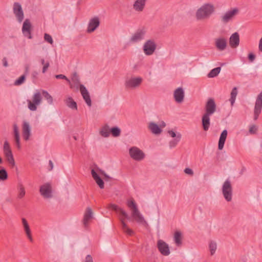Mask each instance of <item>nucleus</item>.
<instances>
[{"label": "nucleus", "mask_w": 262, "mask_h": 262, "mask_svg": "<svg viewBox=\"0 0 262 262\" xmlns=\"http://www.w3.org/2000/svg\"><path fill=\"white\" fill-rule=\"evenodd\" d=\"M22 223L24 226L25 231L27 235V237L31 242L33 241V238L31 234V230L29 226V224L27 220L25 218L22 219Z\"/></svg>", "instance_id": "nucleus-28"}, {"label": "nucleus", "mask_w": 262, "mask_h": 262, "mask_svg": "<svg viewBox=\"0 0 262 262\" xmlns=\"http://www.w3.org/2000/svg\"><path fill=\"white\" fill-rule=\"evenodd\" d=\"M102 173L104 175L105 178L108 179L110 178V177L104 172H102Z\"/></svg>", "instance_id": "nucleus-59"}, {"label": "nucleus", "mask_w": 262, "mask_h": 262, "mask_svg": "<svg viewBox=\"0 0 262 262\" xmlns=\"http://www.w3.org/2000/svg\"><path fill=\"white\" fill-rule=\"evenodd\" d=\"M72 81L76 84H80L79 78L76 72L72 75Z\"/></svg>", "instance_id": "nucleus-45"}, {"label": "nucleus", "mask_w": 262, "mask_h": 262, "mask_svg": "<svg viewBox=\"0 0 262 262\" xmlns=\"http://www.w3.org/2000/svg\"><path fill=\"white\" fill-rule=\"evenodd\" d=\"M22 129L23 136L24 140L26 141L28 140L31 135V127L29 123L24 121L23 124Z\"/></svg>", "instance_id": "nucleus-16"}, {"label": "nucleus", "mask_w": 262, "mask_h": 262, "mask_svg": "<svg viewBox=\"0 0 262 262\" xmlns=\"http://www.w3.org/2000/svg\"><path fill=\"white\" fill-rule=\"evenodd\" d=\"M3 152L8 162L12 166L15 165V161L13 158V156L12 152V150L9 142L7 141H5L4 143L3 146Z\"/></svg>", "instance_id": "nucleus-4"}, {"label": "nucleus", "mask_w": 262, "mask_h": 262, "mask_svg": "<svg viewBox=\"0 0 262 262\" xmlns=\"http://www.w3.org/2000/svg\"><path fill=\"white\" fill-rule=\"evenodd\" d=\"M258 49L260 52H262V37L259 40Z\"/></svg>", "instance_id": "nucleus-56"}, {"label": "nucleus", "mask_w": 262, "mask_h": 262, "mask_svg": "<svg viewBox=\"0 0 262 262\" xmlns=\"http://www.w3.org/2000/svg\"><path fill=\"white\" fill-rule=\"evenodd\" d=\"M109 207L118 213L120 216L127 220H130V217L128 216V214L123 209L119 207L117 205L111 204L110 205Z\"/></svg>", "instance_id": "nucleus-20"}, {"label": "nucleus", "mask_w": 262, "mask_h": 262, "mask_svg": "<svg viewBox=\"0 0 262 262\" xmlns=\"http://www.w3.org/2000/svg\"><path fill=\"white\" fill-rule=\"evenodd\" d=\"M111 129H110L108 125L106 124L103 126L100 130V134L101 136L107 138L110 136Z\"/></svg>", "instance_id": "nucleus-32"}, {"label": "nucleus", "mask_w": 262, "mask_h": 262, "mask_svg": "<svg viewBox=\"0 0 262 262\" xmlns=\"http://www.w3.org/2000/svg\"><path fill=\"white\" fill-rule=\"evenodd\" d=\"M55 78L57 79H61L66 80L70 84H71V82L70 80L64 75L62 74H58L55 75Z\"/></svg>", "instance_id": "nucleus-47"}, {"label": "nucleus", "mask_w": 262, "mask_h": 262, "mask_svg": "<svg viewBox=\"0 0 262 262\" xmlns=\"http://www.w3.org/2000/svg\"><path fill=\"white\" fill-rule=\"evenodd\" d=\"M216 104L212 98H209L205 106V114L212 115L216 111Z\"/></svg>", "instance_id": "nucleus-9"}, {"label": "nucleus", "mask_w": 262, "mask_h": 262, "mask_svg": "<svg viewBox=\"0 0 262 262\" xmlns=\"http://www.w3.org/2000/svg\"><path fill=\"white\" fill-rule=\"evenodd\" d=\"M232 17H223V21L227 23Z\"/></svg>", "instance_id": "nucleus-57"}, {"label": "nucleus", "mask_w": 262, "mask_h": 262, "mask_svg": "<svg viewBox=\"0 0 262 262\" xmlns=\"http://www.w3.org/2000/svg\"><path fill=\"white\" fill-rule=\"evenodd\" d=\"M127 205V206L132 210V211H134L138 209L136 203L133 200L128 201Z\"/></svg>", "instance_id": "nucleus-40"}, {"label": "nucleus", "mask_w": 262, "mask_h": 262, "mask_svg": "<svg viewBox=\"0 0 262 262\" xmlns=\"http://www.w3.org/2000/svg\"><path fill=\"white\" fill-rule=\"evenodd\" d=\"M145 4V0H137L133 5V8L136 11H141L144 8Z\"/></svg>", "instance_id": "nucleus-31"}, {"label": "nucleus", "mask_w": 262, "mask_h": 262, "mask_svg": "<svg viewBox=\"0 0 262 262\" xmlns=\"http://www.w3.org/2000/svg\"><path fill=\"white\" fill-rule=\"evenodd\" d=\"M8 179V173L4 168L0 169V180L5 181Z\"/></svg>", "instance_id": "nucleus-41"}, {"label": "nucleus", "mask_w": 262, "mask_h": 262, "mask_svg": "<svg viewBox=\"0 0 262 262\" xmlns=\"http://www.w3.org/2000/svg\"><path fill=\"white\" fill-rule=\"evenodd\" d=\"M92 210L91 208L88 207L85 211L83 220V225L85 227H86L88 226L89 222L92 219Z\"/></svg>", "instance_id": "nucleus-22"}, {"label": "nucleus", "mask_w": 262, "mask_h": 262, "mask_svg": "<svg viewBox=\"0 0 262 262\" xmlns=\"http://www.w3.org/2000/svg\"><path fill=\"white\" fill-rule=\"evenodd\" d=\"M49 171L52 170L53 168V163L51 160H49Z\"/></svg>", "instance_id": "nucleus-55"}, {"label": "nucleus", "mask_w": 262, "mask_h": 262, "mask_svg": "<svg viewBox=\"0 0 262 262\" xmlns=\"http://www.w3.org/2000/svg\"><path fill=\"white\" fill-rule=\"evenodd\" d=\"M26 194L25 188L22 185H20L18 188V193L17 198L19 199L23 198Z\"/></svg>", "instance_id": "nucleus-42"}, {"label": "nucleus", "mask_w": 262, "mask_h": 262, "mask_svg": "<svg viewBox=\"0 0 262 262\" xmlns=\"http://www.w3.org/2000/svg\"><path fill=\"white\" fill-rule=\"evenodd\" d=\"M29 72V67L27 66L25 68V73L27 74Z\"/></svg>", "instance_id": "nucleus-60"}, {"label": "nucleus", "mask_w": 262, "mask_h": 262, "mask_svg": "<svg viewBox=\"0 0 262 262\" xmlns=\"http://www.w3.org/2000/svg\"><path fill=\"white\" fill-rule=\"evenodd\" d=\"M157 45L153 40H148L144 44L143 50L146 55L149 56L156 51Z\"/></svg>", "instance_id": "nucleus-6"}, {"label": "nucleus", "mask_w": 262, "mask_h": 262, "mask_svg": "<svg viewBox=\"0 0 262 262\" xmlns=\"http://www.w3.org/2000/svg\"><path fill=\"white\" fill-rule=\"evenodd\" d=\"M91 174L97 185L101 189H103L104 188V182L94 169H92Z\"/></svg>", "instance_id": "nucleus-27"}, {"label": "nucleus", "mask_w": 262, "mask_h": 262, "mask_svg": "<svg viewBox=\"0 0 262 262\" xmlns=\"http://www.w3.org/2000/svg\"><path fill=\"white\" fill-rule=\"evenodd\" d=\"M13 127L14 140L16 146L18 148H19L20 147V144L19 129L16 124H14L13 125Z\"/></svg>", "instance_id": "nucleus-25"}, {"label": "nucleus", "mask_w": 262, "mask_h": 262, "mask_svg": "<svg viewBox=\"0 0 262 262\" xmlns=\"http://www.w3.org/2000/svg\"><path fill=\"white\" fill-rule=\"evenodd\" d=\"M82 262H94L93 258L91 255H87Z\"/></svg>", "instance_id": "nucleus-49"}, {"label": "nucleus", "mask_w": 262, "mask_h": 262, "mask_svg": "<svg viewBox=\"0 0 262 262\" xmlns=\"http://www.w3.org/2000/svg\"><path fill=\"white\" fill-rule=\"evenodd\" d=\"M182 233L180 231H176L174 234L173 241L178 247H181L182 244Z\"/></svg>", "instance_id": "nucleus-30"}, {"label": "nucleus", "mask_w": 262, "mask_h": 262, "mask_svg": "<svg viewBox=\"0 0 262 262\" xmlns=\"http://www.w3.org/2000/svg\"><path fill=\"white\" fill-rule=\"evenodd\" d=\"M166 126V124L164 121H162L160 124V126L161 127H164Z\"/></svg>", "instance_id": "nucleus-58"}, {"label": "nucleus", "mask_w": 262, "mask_h": 262, "mask_svg": "<svg viewBox=\"0 0 262 262\" xmlns=\"http://www.w3.org/2000/svg\"><path fill=\"white\" fill-rule=\"evenodd\" d=\"M175 101L178 103H181L184 98V91L182 88H177L173 93Z\"/></svg>", "instance_id": "nucleus-17"}, {"label": "nucleus", "mask_w": 262, "mask_h": 262, "mask_svg": "<svg viewBox=\"0 0 262 262\" xmlns=\"http://www.w3.org/2000/svg\"><path fill=\"white\" fill-rule=\"evenodd\" d=\"M248 58L251 62H253L255 58V56L253 53H250L248 55Z\"/></svg>", "instance_id": "nucleus-53"}, {"label": "nucleus", "mask_w": 262, "mask_h": 262, "mask_svg": "<svg viewBox=\"0 0 262 262\" xmlns=\"http://www.w3.org/2000/svg\"><path fill=\"white\" fill-rule=\"evenodd\" d=\"M257 130V127L255 125H253L250 127L249 132L251 134H254L256 133Z\"/></svg>", "instance_id": "nucleus-48"}, {"label": "nucleus", "mask_w": 262, "mask_h": 262, "mask_svg": "<svg viewBox=\"0 0 262 262\" xmlns=\"http://www.w3.org/2000/svg\"><path fill=\"white\" fill-rule=\"evenodd\" d=\"M23 18H24V17H18V21H19V22H21Z\"/></svg>", "instance_id": "nucleus-62"}, {"label": "nucleus", "mask_w": 262, "mask_h": 262, "mask_svg": "<svg viewBox=\"0 0 262 262\" xmlns=\"http://www.w3.org/2000/svg\"><path fill=\"white\" fill-rule=\"evenodd\" d=\"M215 11L213 5L205 4L196 12V16H208L211 15Z\"/></svg>", "instance_id": "nucleus-2"}, {"label": "nucleus", "mask_w": 262, "mask_h": 262, "mask_svg": "<svg viewBox=\"0 0 262 262\" xmlns=\"http://www.w3.org/2000/svg\"><path fill=\"white\" fill-rule=\"evenodd\" d=\"M143 81V79L140 77H132L126 80L125 86L127 89H135L138 87Z\"/></svg>", "instance_id": "nucleus-7"}, {"label": "nucleus", "mask_w": 262, "mask_h": 262, "mask_svg": "<svg viewBox=\"0 0 262 262\" xmlns=\"http://www.w3.org/2000/svg\"><path fill=\"white\" fill-rule=\"evenodd\" d=\"M216 249H217L216 243L213 241H210L209 244V249L211 255H213L215 253Z\"/></svg>", "instance_id": "nucleus-37"}, {"label": "nucleus", "mask_w": 262, "mask_h": 262, "mask_svg": "<svg viewBox=\"0 0 262 262\" xmlns=\"http://www.w3.org/2000/svg\"><path fill=\"white\" fill-rule=\"evenodd\" d=\"M39 191L41 195L44 198L49 199L52 197L51 186L49 183L41 186Z\"/></svg>", "instance_id": "nucleus-8"}, {"label": "nucleus", "mask_w": 262, "mask_h": 262, "mask_svg": "<svg viewBox=\"0 0 262 262\" xmlns=\"http://www.w3.org/2000/svg\"><path fill=\"white\" fill-rule=\"evenodd\" d=\"M157 247L160 253L165 256H167L170 253L169 246L167 244L161 239L157 242Z\"/></svg>", "instance_id": "nucleus-11"}, {"label": "nucleus", "mask_w": 262, "mask_h": 262, "mask_svg": "<svg viewBox=\"0 0 262 262\" xmlns=\"http://www.w3.org/2000/svg\"><path fill=\"white\" fill-rule=\"evenodd\" d=\"M129 154L133 159L137 161L142 160L145 156L144 152L136 146H133L129 148Z\"/></svg>", "instance_id": "nucleus-5"}, {"label": "nucleus", "mask_w": 262, "mask_h": 262, "mask_svg": "<svg viewBox=\"0 0 262 262\" xmlns=\"http://www.w3.org/2000/svg\"><path fill=\"white\" fill-rule=\"evenodd\" d=\"M110 132V133H111L112 136L114 137H119L121 134V130L117 126L113 127L111 128Z\"/></svg>", "instance_id": "nucleus-39"}, {"label": "nucleus", "mask_w": 262, "mask_h": 262, "mask_svg": "<svg viewBox=\"0 0 262 262\" xmlns=\"http://www.w3.org/2000/svg\"><path fill=\"white\" fill-rule=\"evenodd\" d=\"M120 221L122 226V229L123 231L128 235H132L134 234V231L130 228H129L127 224L124 222V219L122 217H120Z\"/></svg>", "instance_id": "nucleus-29"}, {"label": "nucleus", "mask_w": 262, "mask_h": 262, "mask_svg": "<svg viewBox=\"0 0 262 262\" xmlns=\"http://www.w3.org/2000/svg\"><path fill=\"white\" fill-rule=\"evenodd\" d=\"M100 20L98 17L92 18L88 24L87 32L88 33H92L94 32L99 26Z\"/></svg>", "instance_id": "nucleus-14"}, {"label": "nucleus", "mask_w": 262, "mask_h": 262, "mask_svg": "<svg viewBox=\"0 0 262 262\" xmlns=\"http://www.w3.org/2000/svg\"><path fill=\"white\" fill-rule=\"evenodd\" d=\"M145 31L143 29L137 30L130 37L129 41L132 43H137L144 39Z\"/></svg>", "instance_id": "nucleus-10"}, {"label": "nucleus", "mask_w": 262, "mask_h": 262, "mask_svg": "<svg viewBox=\"0 0 262 262\" xmlns=\"http://www.w3.org/2000/svg\"><path fill=\"white\" fill-rule=\"evenodd\" d=\"M237 93H238V91H237V88L236 87L233 88L231 92V94H230L231 97L229 99V101L231 103V105L232 106L233 105V104L235 102V100L236 96L237 95Z\"/></svg>", "instance_id": "nucleus-34"}, {"label": "nucleus", "mask_w": 262, "mask_h": 262, "mask_svg": "<svg viewBox=\"0 0 262 262\" xmlns=\"http://www.w3.org/2000/svg\"><path fill=\"white\" fill-rule=\"evenodd\" d=\"M168 133L172 138H177V137H178V133H176L173 130H169L168 132Z\"/></svg>", "instance_id": "nucleus-52"}, {"label": "nucleus", "mask_w": 262, "mask_h": 262, "mask_svg": "<svg viewBox=\"0 0 262 262\" xmlns=\"http://www.w3.org/2000/svg\"><path fill=\"white\" fill-rule=\"evenodd\" d=\"M26 79V75H23L18 79L15 80L14 82L15 85H19L24 83L25 80Z\"/></svg>", "instance_id": "nucleus-44"}, {"label": "nucleus", "mask_w": 262, "mask_h": 262, "mask_svg": "<svg viewBox=\"0 0 262 262\" xmlns=\"http://www.w3.org/2000/svg\"><path fill=\"white\" fill-rule=\"evenodd\" d=\"M50 66V63L49 62H47L44 65H43V68H42V72L43 73H45L46 72V71H47L48 68Z\"/></svg>", "instance_id": "nucleus-51"}, {"label": "nucleus", "mask_w": 262, "mask_h": 262, "mask_svg": "<svg viewBox=\"0 0 262 262\" xmlns=\"http://www.w3.org/2000/svg\"><path fill=\"white\" fill-rule=\"evenodd\" d=\"M35 74H34V76H35L36 74H37V73L34 72Z\"/></svg>", "instance_id": "nucleus-64"}, {"label": "nucleus", "mask_w": 262, "mask_h": 262, "mask_svg": "<svg viewBox=\"0 0 262 262\" xmlns=\"http://www.w3.org/2000/svg\"><path fill=\"white\" fill-rule=\"evenodd\" d=\"M222 192L224 199L227 202H230L232 199L233 190L231 182L227 179L223 183Z\"/></svg>", "instance_id": "nucleus-1"}, {"label": "nucleus", "mask_w": 262, "mask_h": 262, "mask_svg": "<svg viewBox=\"0 0 262 262\" xmlns=\"http://www.w3.org/2000/svg\"><path fill=\"white\" fill-rule=\"evenodd\" d=\"M31 23L28 19H26L23 23V28H22V32L24 35L27 37L29 39H31L32 38L31 33Z\"/></svg>", "instance_id": "nucleus-12"}, {"label": "nucleus", "mask_w": 262, "mask_h": 262, "mask_svg": "<svg viewBox=\"0 0 262 262\" xmlns=\"http://www.w3.org/2000/svg\"><path fill=\"white\" fill-rule=\"evenodd\" d=\"M221 68L220 67L215 68L210 71L208 74V77L213 78L216 76L220 72Z\"/></svg>", "instance_id": "nucleus-38"}, {"label": "nucleus", "mask_w": 262, "mask_h": 262, "mask_svg": "<svg viewBox=\"0 0 262 262\" xmlns=\"http://www.w3.org/2000/svg\"><path fill=\"white\" fill-rule=\"evenodd\" d=\"M35 74H34V76H35L36 74H37V73L34 72Z\"/></svg>", "instance_id": "nucleus-63"}, {"label": "nucleus", "mask_w": 262, "mask_h": 262, "mask_svg": "<svg viewBox=\"0 0 262 262\" xmlns=\"http://www.w3.org/2000/svg\"><path fill=\"white\" fill-rule=\"evenodd\" d=\"M80 91L87 105L91 106L92 105V101L90 94L86 88L83 84H80Z\"/></svg>", "instance_id": "nucleus-15"}, {"label": "nucleus", "mask_w": 262, "mask_h": 262, "mask_svg": "<svg viewBox=\"0 0 262 262\" xmlns=\"http://www.w3.org/2000/svg\"><path fill=\"white\" fill-rule=\"evenodd\" d=\"M2 62H3L4 67H7L8 66L7 60L6 57L3 58V59H2Z\"/></svg>", "instance_id": "nucleus-54"}, {"label": "nucleus", "mask_w": 262, "mask_h": 262, "mask_svg": "<svg viewBox=\"0 0 262 262\" xmlns=\"http://www.w3.org/2000/svg\"><path fill=\"white\" fill-rule=\"evenodd\" d=\"M211 115L204 114L202 118V124L204 130L207 131L210 126V117Z\"/></svg>", "instance_id": "nucleus-21"}, {"label": "nucleus", "mask_w": 262, "mask_h": 262, "mask_svg": "<svg viewBox=\"0 0 262 262\" xmlns=\"http://www.w3.org/2000/svg\"><path fill=\"white\" fill-rule=\"evenodd\" d=\"M42 100L40 92L35 93L32 98V101L27 100L28 108L31 111H35L37 110V106L39 105Z\"/></svg>", "instance_id": "nucleus-3"}, {"label": "nucleus", "mask_w": 262, "mask_h": 262, "mask_svg": "<svg viewBox=\"0 0 262 262\" xmlns=\"http://www.w3.org/2000/svg\"><path fill=\"white\" fill-rule=\"evenodd\" d=\"M239 9L238 8H233L229 10L225 13L224 16H233L239 14Z\"/></svg>", "instance_id": "nucleus-35"}, {"label": "nucleus", "mask_w": 262, "mask_h": 262, "mask_svg": "<svg viewBox=\"0 0 262 262\" xmlns=\"http://www.w3.org/2000/svg\"><path fill=\"white\" fill-rule=\"evenodd\" d=\"M148 127L149 129L154 134L158 135L162 132V129L160 126L153 122H149Z\"/></svg>", "instance_id": "nucleus-26"}, {"label": "nucleus", "mask_w": 262, "mask_h": 262, "mask_svg": "<svg viewBox=\"0 0 262 262\" xmlns=\"http://www.w3.org/2000/svg\"><path fill=\"white\" fill-rule=\"evenodd\" d=\"M228 132L226 129H224L221 133L218 144V148L219 150H222L227 137Z\"/></svg>", "instance_id": "nucleus-23"}, {"label": "nucleus", "mask_w": 262, "mask_h": 262, "mask_svg": "<svg viewBox=\"0 0 262 262\" xmlns=\"http://www.w3.org/2000/svg\"><path fill=\"white\" fill-rule=\"evenodd\" d=\"M132 216L138 224L143 225L145 226L147 225L146 221L145 220L143 215L140 213L139 209L134 211H132Z\"/></svg>", "instance_id": "nucleus-13"}, {"label": "nucleus", "mask_w": 262, "mask_h": 262, "mask_svg": "<svg viewBox=\"0 0 262 262\" xmlns=\"http://www.w3.org/2000/svg\"><path fill=\"white\" fill-rule=\"evenodd\" d=\"M215 45L219 51H222L226 49L227 42L224 38H219L215 39Z\"/></svg>", "instance_id": "nucleus-18"}, {"label": "nucleus", "mask_w": 262, "mask_h": 262, "mask_svg": "<svg viewBox=\"0 0 262 262\" xmlns=\"http://www.w3.org/2000/svg\"><path fill=\"white\" fill-rule=\"evenodd\" d=\"M184 172L186 173V174H189V175H190V176H193V170L189 168H186L184 170Z\"/></svg>", "instance_id": "nucleus-50"}, {"label": "nucleus", "mask_w": 262, "mask_h": 262, "mask_svg": "<svg viewBox=\"0 0 262 262\" xmlns=\"http://www.w3.org/2000/svg\"><path fill=\"white\" fill-rule=\"evenodd\" d=\"M13 11L15 16H24V12L21 5L17 2L14 3Z\"/></svg>", "instance_id": "nucleus-24"}, {"label": "nucleus", "mask_w": 262, "mask_h": 262, "mask_svg": "<svg viewBox=\"0 0 262 262\" xmlns=\"http://www.w3.org/2000/svg\"><path fill=\"white\" fill-rule=\"evenodd\" d=\"M41 63L43 65H44L46 63L45 61V60L43 59H41Z\"/></svg>", "instance_id": "nucleus-61"}, {"label": "nucleus", "mask_w": 262, "mask_h": 262, "mask_svg": "<svg viewBox=\"0 0 262 262\" xmlns=\"http://www.w3.org/2000/svg\"><path fill=\"white\" fill-rule=\"evenodd\" d=\"M181 134L180 133H178V137L177 138H174V139L170 141L169 143V145L170 148H173L178 144L181 139Z\"/></svg>", "instance_id": "nucleus-36"}, {"label": "nucleus", "mask_w": 262, "mask_h": 262, "mask_svg": "<svg viewBox=\"0 0 262 262\" xmlns=\"http://www.w3.org/2000/svg\"><path fill=\"white\" fill-rule=\"evenodd\" d=\"M239 43V36L238 33L235 32L231 35L229 38V45L232 48H235Z\"/></svg>", "instance_id": "nucleus-19"}, {"label": "nucleus", "mask_w": 262, "mask_h": 262, "mask_svg": "<svg viewBox=\"0 0 262 262\" xmlns=\"http://www.w3.org/2000/svg\"><path fill=\"white\" fill-rule=\"evenodd\" d=\"M66 103L69 107L72 109H77L76 102L74 101L72 98L71 97L67 98V99L66 100Z\"/></svg>", "instance_id": "nucleus-33"}, {"label": "nucleus", "mask_w": 262, "mask_h": 262, "mask_svg": "<svg viewBox=\"0 0 262 262\" xmlns=\"http://www.w3.org/2000/svg\"><path fill=\"white\" fill-rule=\"evenodd\" d=\"M42 95H43V97H45V98H46L47 99V100L48 101V102L50 104H52L53 98H52V96L49 94L48 92H47V91H43Z\"/></svg>", "instance_id": "nucleus-43"}, {"label": "nucleus", "mask_w": 262, "mask_h": 262, "mask_svg": "<svg viewBox=\"0 0 262 262\" xmlns=\"http://www.w3.org/2000/svg\"><path fill=\"white\" fill-rule=\"evenodd\" d=\"M44 39L46 41L50 43V44H52L53 43L52 36L47 33L45 34Z\"/></svg>", "instance_id": "nucleus-46"}]
</instances>
